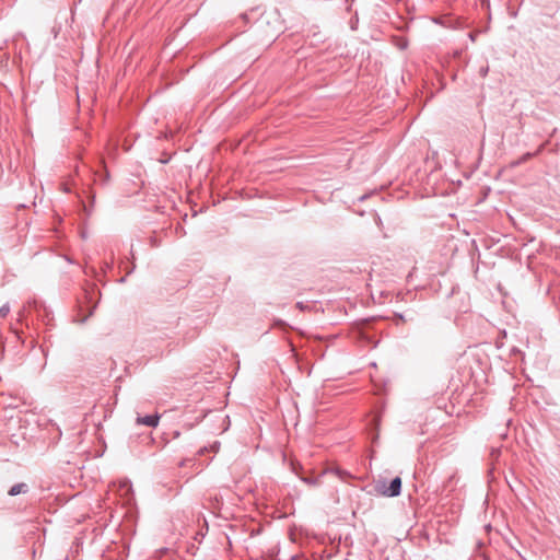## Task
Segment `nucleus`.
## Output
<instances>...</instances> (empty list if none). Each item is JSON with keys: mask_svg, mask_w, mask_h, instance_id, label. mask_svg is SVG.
I'll return each instance as SVG.
<instances>
[{"mask_svg": "<svg viewBox=\"0 0 560 560\" xmlns=\"http://www.w3.org/2000/svg\"><path fill=\"white\" fill-rule=\"evenodd\" d=\"M377 490L385 497L394 498L398 497L401 492V479L400 477H395L388 486L384 482L382 485H377Z\"/></svg>", "mask_w": 560, "mask_h": 560, "instance_id": "f257e3e1", "label": "nucleus"}, {"mask_svg": "<svg viewBox=\"0 0 560 560\" xmlns=\"http://www.w3.org/2000/svg\"><path fill=\"white\" fill-rule=\"evenodd\" d=\"M160 421V416L158 413L147 415V416H138L136 419L137 424H143L147 427L155 428L158 427Z\"/></svg>", "mask_w": 560, "mask_h": 560, "instance_id": "f03ea898", "label": "nucleus"}, {"mask_svg": "<svg viewBox=\"0 0 560 560\" xmlns=\"http://www.w3.org/2000/svg\"><path fill=\"white\" fill-rule=\"evenodd\" d=\"M28 491V486L24 482L15 483L13 485L10 490L8 491V494L10 497H15L21 493H26Z\"/></svg>", "mask_w": 560, "mask_h": 560, "instance_id": "7ed1b4c3", "label": "nucleus"}, {"mask_svg": "<svg viewBox=\"0 0 560 560\" xmlns=\"http://www.w3.org/2000/svg\"><path fill=\"white\" fill-rule=\"evenodd\" d=\"M540 150H541V147L534 153L527 152V153L523 154L518 160L511 162V166L516 167V166L521 165L522 163H525L526 161H528L529 159H532L533 156L538 154L540 152Z\"/></svg>", "mask_w": 560, "mask_h": 560, "instance_id": "20e7f679", "label": "nucleus"}, {"mask_svg": "<svg viewBox=\"0 0 560 560\" xmlns=\"http://www.w3.org/2000/svg\"><path fill=\"white\" fill-rule=\"evenodd\" d=\"M327 471H323L320 475H318L317 477H302V481L307 483V485H311V486H316V485H319L320 483V478L326 474Z\"/></svg>", "mask_w": 560, "mask_h": 560, "instance_id": "39448f33", "label": "nucleus"}, {"mask_svg": "<svg viewBox=\"0 0 560 560\" xmlns=\"http://www.w3.org/2000/svg\"><path fill=\"white\" fill-rule=\"evenodd\" d=\"M9 312H10V306L8 303L0 307V316L1 317H5L9 314Z\"/></svg>", "mask_w": 560, "mask_h": 560, "instance_id": "423d86ee", "label": "nucleus"}, {"mask_svg": "<svg viewBox=\"0 0 560 560\" xmlns=\"http://www.w3.org/2000/svg\"><path fill=\"white\" fill-rule=\"evenodd\" d=\"M135 268H136L135 262H131L130 267H125L126 276L131 275L133 272Z\"/></svg>", "mask_w": 560, "mask_h": 560, "instance_id": "0eeeda50", "label": "nucleus"}, {"mask_svg": "<svg viewBox=\"0 0 560 560\" xmlns=\"http://www.w3.org/2000/svg\"><path fill=\"white\" fill-rule=\"evenodd\" d=\"M273 325L276 327H285L287 326V324L283 320H281V319L275 320Z\"/></svg>", "mask_w": 560, "mask_h": 560, "instance_id": "6e6552de", "label": "nucleus"}, {"mask_svg": "<svg viewBox=\"0 0 560 560\" xmlns=\"http://www.w3.org/2000/svg\"><path fill=\"white\" fill-rule=\"evenodd\" d=\"M91 315H92V312H90L85 317H83L81 319V323H85Z\"/></svg>", "mask_w": 560, "mask_h": 560, "instance_id": "1a4fd4ad", "label": "nucleus"}, {"mask_svg": "<svg viewBox=\"0 0 560 560\" xmlns=\"http://www.w3.org/2000/svg\"><path fill=\"white\" fill-rule=\"evenodd\" d=\"M126 278H127V276H125V277L120 278V279L118 280V282H119V283H124V282H126Z\"/></svg>", "mask_w": 560, "mask_h": 560, "instance_id": "9d476101", "label": "nucleus"}, {"mask_svg": "<svg viewBox=\"0 0 560 560\" xmlns=\"http://www.w3.org/2000/svg\"><path fill=\"white\" fill-rule=\"evenodd\" d=\"M296 306H298L299 308L303 310V305H302V303H301V302H298Z\"/></svg>", "mask_w": 560, "mask_h": 560, "instance_id": "9b49d317", "label": "nucleus"}, {"mask_svg": "<svg viewBox=\"0 0 560 560\" xmlns=\"http://www.w3.org/2000/svg\"><path fill=\"white\" fill-rule=\"evenodd\" d=\"M110 267H112L110 264H108V262L105 264V268H110Z\"/></svg>", "mask_w": 560, "mask_h": 560, "instance_id": "f8f14e48", "label": "nucleus"}, {"mask_svg": "<svg viewBox=\"0 0 560 560\" xmlns=\"http://www.w3.org/2000/svg\"><path fill=\"white\" fill-rule=\"evenodd\" d=\"M95 308H96V305H93V307H92V310L90 312L93 313V311H95Z\"/></svg>", "mask_w": 560, "mask_h": 560, "instance_id": "ddd939ff", "label": "nucleus"}, {"mask_svg": "<svg viewBox=\"0 0 560 560\" xmlns=\"http://www.w3.org/2000/svg\"><path fill=\"white\" fill-rule=\"evenodd\" d=\"M95 308H96V305H93V307H92V310L90 312L93 313V311H95Z\"/></svg>", "mask_w": 560, "mask_h": 560, "instance_id": "4468645a", "label": "nucleus"}]
</instances>
